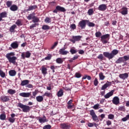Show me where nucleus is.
<instances>
[{"instance_id":"5","label":"nucleus","mask_w":129,"mask_h":129,"mask_svg":"<svg viewBox=\"0 0 129 129\" xmlns=\"http://www.w3.org/2000/svg\"><path fill=\"white\" fill-rule=\"evenodd\" d=\"M109 38V34L103 35L101 37V41L103 44H106L107 43V39Z\"/></svg>"},{"instance_id":"44","label":"nucleus","mask_w":129,"mask_h":129,"mask_svg":"<svg viewBox=\"0 0 129 129\" xmlns=\"http://www.w3.org/2000/svg\"><path fill=\"white\" fill-rule=\"evenodd\" d=\"M44 22H45V23H48L49 24V23H51V20L50 18L46 17L44 20Z\"/></svg>"},{"instance_id":"39","label":"nucleus","mask_w":129,"mask_h":129,"mask_svg":"<svg viewBox=\"0 0 129 129\" xmlns=\"http://www.w3.org/2000/svg\"><path fill=\"white\" fill-rule=\"evenodd\" d=\"M16 24L17 25V26H18V27H20V26H22V25H23L22 24V21H21V20L18 19L17 22H16Z\"/></svg>"},{"instance_id":"38","label":"nucleus","mask_w":129,"mask_h":129,"mask_svg":"<svg viewBox=\"0 0 129 129\" xmlns=\"http://www.w3.org/2000/svg\"><path fill=\"white\" fill-rule=\"evenodd\" d=\"M102 35V34L101 33V32H100V31L96 32L95 33V36L96 38H99V37H101Z\"/></svg>"},{"instance_id":"64","label":"nucleus","mask_w":129,"mask_h":129,"mask_svg":"<svg viewBox=\"0 0 129 129\" xmlns=\"http://www.w3.org/2000/svg\"><path fill=\"white\" fill-rule=\"evenodd\" d=\"M33 28H36V24H32V25H31L30 26V28L31 29H33Z\"/></svg>"},{"instance_id":"40","label":"nucleus","mask_w":129,"mask_h":129,"mask_svg":"<svg viewBox=\"0 0 129 129\" xmlns=\"http://www.w3.org/2000/svg\"><path fill=\"white\" fill-rule=\"evenodd\" d=\"M12 4H13V2L12 1H7L6 3V5L8 8H11V7H12Z\"/></svg>"},{"instance_id":"34","label":"nucleus","mask_w":129,"mask_h":129,"mask_svg":"<svg viewBox=\"0 0 129 129\" xmlns=\"http://www.w3.org/2000/svg\"><path fill=\"white\" fill-rule=\"evenodd\" d=\"M99 76L100 80H104V78H105V76L103 75V73H100L99 74Z\"/></svg>"},{"instance_id":"41","label":"nucleus","mask_w":129,"mask_h":129,"mask_svg":"<svg viewBox=\"0 0 129 129\" xmlns=\"http://www.w3.org/2000/svg\"><path fill=\"white\" fill-rule=\"evenodd\" d=\"M118 111H124L125 110V109L124 108V106H120L118 108Z\"/></svg>"},{"instance_id":"19","label":"nucleus","mask_w":129,"mask_h":129,"mask_svg":"<svg viewBox=\"0 0 129 129\" xmlns=\"http://www.w3.org/2000/svg\"><path fill=\"white\" fill-rule=\"evenodd\" d=\"M1 99L2 101H4V102H7V101H9V100H10V98L7 96H2L1 97Z\"/></svg>"},{"instance_id":"54","label":"nucleus","mask_w":129,"mask_h":129,"mask_svg":"<svg viewBox=\"0 0 129 129\" xmlns=\"http://www.w3.org/2000/svg\"><path fill=\"white\" fill-rule=\"evenodd\" d=\"M98 84V81L97 80V78H95V80L94 81V85L95 86H97V85Z\"/></svg>"},{"instance_id":"16","label":"nucleus","mask_w":129,"mask_h":129,"mask_svg":"<svg viewBox=\"0 0 129 129\" xmlns=\"http://www.w3.org/2000/svg\"><path fill=\"white\" fill-rule=\"evenodd\" d=\"M113 92H114V90H111L110 92L104 95V98L106 99L109 98L110 96H112L113 95Z\"/></svg>"},{"instance_id":"20","label":"nucleus","mask_w":129,"mask_h":129,"mask_svg":"<svg viewBox=\"0 0 129 129\" xmlns=\"http://www.w3.org/2000/svg\"><path fill=\"white\" fill-rule=\"evenodd\" d=\"M36 14H35V13H32L30 14H29L27 17V20H29V21L31 20H33V18L35 17Z\"/></svg>"},{"instance_id":"12","label":"nucleus","mask_w":129,"mask_h":129,"mask_svg":"<svg viewBox=\"0 0 129 129\" xmlns=\"http://www.w3.org/2000/svg\"><path fill=\"white\" fill-rule=\"evenodd\" d=\"M112 103L115 105H117L119 103V98L118 97L115 96L113 98Z\"/></svg>"},{"instance_id":"58","label":"nucleus","mask_w":129,"mask_h":129,"mask_svg":"<svg viewBox=\"0 0 129 129\" xmlns=\"http://www.w3.org/2000/svg\"><path fill=\"white\" fill-rule=\"evenodd\" d=\"M123 59H124L125 61H128V60H129V55H124L123 57Z\"/></svg>"},{"instance_id":"33","label":"nucleus","mask_w":129,"mask_h":129,"mask_svg":"<svg viewBox=\"0 0 129 129\" xmlns=\"http://www.w3.org/2000/svg\"><path fill=\"white\" fill-rule=\"evenodd\" d=\"M42 30H44V31H47L48 30H50V27L48 25H43L42 27Z\"/></svg>"},{"instance_id":"6","label":"nucleus","mask_w":129,"mask_h":129,"mask_svg":"<svg viewBox=\"0 0 129 129\" xmlns=\"http://www.w3.org/2000/svg\"><path fill=\"white\" fill-rule=\"evenodd\" d=\"M21 57L22 59H25V58H30L31 57V53L29 51L22 52L21 54Z\"/></svg>"},{"instance_id":"42","label":"nucleus","mask_w":129,"mask_h":129,"mask_svg":"<svg viewBox=\"0 0 129 129\" xmlns=\"http://www.w3.org/2000/svg\"><path fill=\"white\" fill-rule=\"evenodd\" d=\"M87 24H88V26L89 27H94L95 26V24L92 22H90L89 21L88 23H87Z\"/></svg>"},{"instance_id":"8","label":"nucleus","mask_w":129,"mask_h":129,"mask_svg":"<svg viewBox=\"0 0 129 129\" xmlns=\"http://www.w3.org/2000/svg\"><path fill=\"white\" fill-rule=\"evenodd\" d=\"M106 9H107V6L105 4H101L98 8V10L101 12H104Z\"/></svg>"},{"instance_id":"62","label":"nucleus","mask_w":129,"mask_h":129,"mask_svg":"<svg viewBox=\"0 0 129 129\" xmlns=\"http://www.w3.org/2000/svg\"><path fill=\"white\" fill-rule=\"evenodd\" d=\"M50 95H51V93H48V92H45L44 94V96H50Z\"/></svg>"},{"instance_id":"61","label":"nucleus","mask_w":129,"mask_h":129,"mask_svg":"<svg viewBox=\"0 0 129 129\" xmlns=\"http://www.w3.org/2000/svg\"><path fill=\"white\" fill-rule=\"evenodd\" d=\"M70 52L72 54H75L76 53V50H75V49H71L70 50Z\"/></svg>"},{"instance_id":"63","label":"nucleus","mask_w":129,"mask_h":129,"mask_svg":"<svg viewBox=\"0 0 129 129\" xmlns=\"http://www.w3.org/2000/svg\"><path fill=\"white\" fill-rule=\"evenodd\" d=\"M127 117H126V116H125V117H123V118H122V119H121V120H122V121H126V120H127Z\"/></svg>"},{"instance_id":"46","label":"nucleus","mask_w":129,"mask_h":129,"mask_svg":"<svg viewBox=\"0 0 129 129\" xmlns=\"http://www.w3.org/2000/svg\"><path fill=\"white\" fill-rule=\"evenodd\" d=\"M108 118L109 119H113L114 118V115L112 114H110L108 115Z\"/></svg>"},{"instance_id":"22","label":"nucleus","mask_w":129,"mask_h":129,"mask_svg":"<svg viewBox=\"0 0 129 129\" xmlns=\"http://www.w3.org/2000/svg\"><path fill=\"white\" fill-rule=\"evenodd\" d=\"M38 7L37 5L30 6L28 7V9L26 10L27 12H30V11H33V10H36Z\"/></svg>"},{"instance_id":"13","label":"nucleus","mask_w":129,"mask_h":129,"mask_svg":"<svg viewBox=\"0 0 129 129\" xmlns=\"http://www.w3.org/2000/svg\"><path fill=\"white\" fill-rule=\"evenodd\" d=\"M65 49H66L65 48H63L59 49V54L61 55H67L69 53V51L67 50H65Z\"/></svg>"},{"instance_id":"4","label":"nucleus","mask_w":129,"mask_h":129,"mask_svg":"<svg viewBox=\"0 0 129 129\" xmlns=\"http://www.w3.org/2000/svg\"><path fill=\"white\" fill-rule=\"evenodd\" d=\"M89 20H83L79 23V25L80 27L81 28V29H85V27H86V24L88 23Z\"/></svg>"},{"instance_id":"14","label":"nucleus","mask_w":129,"mask_h":129,"mask_svg":"<svg viewBox=\"0 0 129 129\" xmlns=\"http://www.w3.org/2000/svg\"><path fill=\"white\" fill-rule=\"evenodd\" d=\"M111 85V82H107V83L105 84L102 87H101V90H105V89H106L107 87H109V86H110Z\"/></svg>"},{"instance_id":"57","label":"nucleus","mask_w":129,"mask_h":129,"mask_svg":"<svg viewBox=\"0 0 129 129\" xmlns=\"http://www.w3.org/2000/svg\"><path fill=\"white\" fill-rule=\"evenodd\" d=\"M0 76H1V77H2V78H5V77H6V73L3 72V71H2V72H1V73H0Z\"/></svg>"},{"instance_id":"35","label":"nucleus","mask_w":129,"mask_h":129,"mask_svg":"<svg viewBox=\"0 0 129 129\" xmlns=\"http://www.w3.org/2000/svg\"><path fill=\"white\" fill-rule=\"evenodd\" d=\"M6 114L5 113H2L0 115V119H1V120H5L6 119Z\"/></svg>"},{"instance_id":"47","label":"nucleus","mask_w":129,"mask_h":129,"mask_svg":"<svg viewBox=\"0 0 129 129\" xmlns=\"http://www.w3.org/2000/svg\"><path fill=\"white\" fill-rule=\"evenodd\" d=\"M9 120L10 122H11L12 123H14V122H15V121L16 120V119L15 118L10 117L9 118Z\"/></svg>"},{"instance_id":"27","label":"nucleus","mask_w":129,"mask_h":129,"mask_svg":"<svg viewBox=\"0 0 129 129\" xmlns=\"http://www.w3.org/2000/svg\"><path fill=\"white\" fill-rule=\"evenodd\" d=\"M41 72L42 74L46 75V74H47V68H45L44 66H42L41 68Z\"/></svg>"},{"instance_id":"50","label":"nucleus","mask_w":129,"mask_h":129,"mask_svg":"<svg viewBox=\"0 0 129 129\" xmlns=\"http://www.w3.org/2000/svg\"><path fill=\"white\" fill-rule=\"evenodd\" d=\"M58 45V42H54V44L51 47V49L53 50V49H55L56 48V46Z\"/></svg>"},{"instance_id":"1","label":"nucleus","mask_w":129,"mask_h":129,"mask_svg":"<svg viewBox=\"0 0 129 129\" xmlns=\"http://www.w3.org/2000/svg\"><path fill=\"white\" fill-rule=\"evenodd\" d=\"M15 55L16 54L14 52H11L6 54V57L8 59L9 63H12V64H16V61L18 58H17L16 56H15Z\"/></svg>"},{"instance_id":"56","label":"nucleus","mask_w":129,"mask_h":129,"mask_svg":"<svg viewBox=\"0 0 129 129\" xmlns=\"http://www.w3.org/2000/svg\"><path fill=\"white\" fill-rule=\"evenodd\" d=\"M37 94H38V91L35 90V91H33L32 92V95L33 96H34V98H35V97H36V95H37Z\"/></svg>"},{"instance_id":"10","label":"nucleus","mask_w":129,"mask_h":129,"mask_svg":"<svg viewBox=\"0 0 129 129\" xmlns=\"http://www.w3.org/2000/svg\"><path fill=\"white\" fill-rule=\"evenodd\" d=\"M38 120L40 123H45V122H47L48 121V120L45 115H44L43 117H39Z\"/></svg>"},{"instance_id":"49","label":"nucleus","mask_w":129,"mask_h":129,"mask_svg":"<svg viewBox=\"0 0 129 129\" xmlns=\"http://www.w3.org/2000/svg\"><path fill=\"white\" fill-rule=\"evenodd\" d=\"M97 58L102 61V60H103V55L102 54H100L97 56Z\"/></svg>"},{"instance_id":"23","label":"nucleus","mask_w":129,"mask_h":129,"mask_svg":"<svg viewBox=\"0 0 129 129\" xmlns=\"http://www.w3.org/2000/svg\"><path fill=\"white\" fill-rule=\"evenodd\" d=\"M29 82H30V81L28 80L22 81L21 83V86H25V85H28V84H29Z\"/></svg>"},{"instance_id":"37","label":"nucleus","mask_w":129,"mask_h":129,"mask_svg":"<svg viewBox=\"0 0 129 129\" xmlns=\"http://www.w3.org/2000/svg\"><path fill=\"white\" fill-rule=\"evenodd\" d=\"M32 20L33 23H38V22H39V18L35 16H34Z\"/></svg>"},{"instance_id":"17","label":"nucleus","mask_w":129,"mask_h":129,"mask_svg":"<svg viewBox=\"0 0 129 129\" xmlns=\"http://www.w3.org/2000/svg\"><path fill=\"white\" fill-rule=\"evenodd\" d=\"M19 95L22 97H30V96H31V93H21L19 94Z\"/></svg>"},{"instance_id":"21","label":"nucleus","mask_w":129,"mask_h":129,"mask_svg":"<svg viewBox=\"0 0 129 129\" xmlns=\"http://www.w3.org/2000/svg\"><path fill=\"white\" fill-rule=\"evenodd\" d=\"M18 6L16 5H12L10 7V10L11 11H12V12H16V11H18Z\"/></svg>"},{"instance_id":"45","label":"nucleus","mask_w":129,"mask_h":129,"mask_svg":"<svg viewBox=\"0 0 129 129\" xmlns=\"http://www.w3.org/2000/svg\"><path fill=\"white\" fill-rule=\"evenodd\" d=\"M92 117L93 120H94V121H97V120H98V117H97L96 115L92 116Z\"/></svg>"},{"instance_id":"51","label":"nucleus","mask_w":129,"mask_h":129,"mask_svg":"<svg viewBox=\"0 0 129 129\" xmlns=\"http://www.w3.org/2000/svg\"><path fill=\"white\" fill-rule=\"evenodd\" d=\"M90 115H91L92 117L96 115L95 114V112H94V110H91L90 111Z\"/></svg>"},{"instance_id":"25","label":"nucleus","mask_w":129,"mask_h":129,"mask_svg":"<svg viewBox=\"0 0 129 129\" xmlns=\"http://www.w3.org/2000/svg\"><path fill=\"white\" fill-rule=\"evenodd\" d=\"M56 10H58L59 12H66V9L64 7H61L60 6H56Z\"/></svg>"},{"instance_id":"3","label":"nucleus","mask_w":129,"mask_h":129,"mask_svg":"<svg viewBox=\"0 0 129 129\" xmlns=\"http://www.w3.org/2000/svg\"><path fill=\"white\" fill-rule=\"evenodd\" d=\"M18 107H20L22 108V111L23 112H29L31 110V107L28 105H24L22 103H19L17 105Z\"/></svg>"},{"instance_id":"31","label":"nucleus","mask_w":129,"mask_h":129,"mask_svg":"<svg viewBox=\"0 0 129 129\" xmlns=\"http://www.w3.org/2000/svg\"><path fill=\"white\" fill-rule=\"evenodd\" d=\"M58 97H61V96H63V90L60 89L58 91L57 94Z\"/></svg>"},{"instance_id":"24","label":"nucleus","mask_w":129,"mask_h":129,"mask_svg":"<svg viewBox=\"0 0 129 129\" xmlns=\"http://www.w3.org/2000/svg\"><path fill=\"white\" fill-rule=\"evenodd\" d=\"M36 99L38 102H42L44 100V97L42 96H38L36 97Z\"/></svg>"},{"instance_id":"52","label":"nucleus","mask_w":129,"mask_h":129,"mask_svg":"<svg viewBox=\"0 0 129 129\" xmlns=\"http://www.w3.org/2000/svg\"><path fill=\"white\" fill-rule=\"evenodd\" d=\"M93 108L94 109H98L99 108V104H96L93 106Z\"/></svg>"},{"instance_id":"32","label":"nucleus","mask_w":129,"mask_h":129,"mask_svg":"<svg viewBox=\"0 0 129 129\" xmlns=\"http://www.w3.org/2000/svg\"><path fill=\"white\" fill-rule=\"evenodd\" d=\"M8 93L11 95L15 94L16 93V90L10 89L8 90Z\"/></svg>"},{"instance_id":"18","label":"nucleus","mask_w":129,"mask_h":129,"mask_svg":"<svg viewBox=\"0 0 129 129\" xmlns=\"http://www.w3.org/2000/svg\"><path fill=\"white\" fill-rule=\"evenodd\" d=\"M11 46L12 48H13V49H17V48L19 47V44L18 43L17 41H15L11 44Z\"/></svg>"},{"instance_id":"28","label":"nucleus","mask_w":129,"mask_h":129,"mask_svg":"<svg viewBox=\"0 0 129 129\" xmlns=\"http://www.w3.org/2000/svg\"><path fill=\"white\" fill-rule=\"evenodd\" d=\"M17 72L15 70H11L9 71V75L10 76H16Z\"/></svg>"},{"instance_id":"60","label":"nucleus","mask_w":129,"mask_h":129,"mask_svg":"<svg viewBox=\"0 0 129 129\" xmlns=\"http://www.w3.org/2000/svg\"><path fill=\"white\" fill-rule=\"evenodd\" d=\"M106 123L108 126L111 125V121L108 120L106 121Z\"/></svg>"},{"instance_id":"11","label":"nucleus","mask_w":129,"mask_h":129,"mask_svg":"<svg viewBox=\"0 0 129 129\" xmlns=\"http://www.w3.org/2000/svg\"><path fill=\"white\" fill-rule=\"evenodd\" d=\"M128 11L127 10V8L126 7H123L121 9V11L120 12V14L123 15H127Z\"/></svg>"},{"instance_id":"48","label":"nucleus","mask_w":129,"mask_h":129,"mask_svg":"<svg viewBox=\"0 0 129 129\" xmlns=\"http://www.w3.org/2000/svg\"><path fill=\"white\" fill-rule=\"evenodd\" d=\"M51 126L50 124H47L43 126V129H51Z\"/></svg>"},{"instance_id":"43","label":"nucleus","mask_w":129,"mask_h":129,"mask_svg":"<svg viewBox=\"0 0 129 129\" xmlns=\"http://www.w3.org/2000/svg\"><path fill=\"white\" fill-rule=\"evenodd\" d=\"M88 14L89 16H91L93 14V9H90L88 11Z\"/></svg>"},{"instance_id":"15","label":"nucleus","mask_w":129,"mask_h":129,"mask_svg":"<svg viewBox=\"0 0 129 129\" xmlns=\"http://www.w3.org/2000/svg\"><path fill=\"white\" fill-rule=\"evenodd\" d=\"M8 17V13L4 12L0 13V22L3 20V18H7Z\"/></svg>"},{"instance_id":"2","label":"nucleus","mask_w":129,"mask_h":129,"mask_svg":"<svg viewBox=\"0 0 129 129\" xmlns=\"http://www.w3.org/2000/svg\"><path fill=\"white\" fill-rule=\"evenodd\" d=\"M118 54V50L117 49H114L111 51V53H109L108 52H104L103 55L106 58H108V59H112L115 55H117Z\"/></svg>"},{"instance_id":"55","label":"nucleus","mask_w":129,"mask_h":129,"mask_svg":"<svg viewBox=\"0 0 129 129\" xmlns=\"http://www.w3.org/2000/svg\"><path fill=\"white\" fill-rule=\"evenodd\" d=\"M75 77H76V78H80L81 77V74L79 73H76L75 74Z\"/></svg>"},{"instance_id":"36","label":"nucleus","mask_w":129,"mask_h":129,"mask_svg":"<svg viewBox=\"0 0 129 129\" xmlns=\"http://www.w3.org/2000/svg\"><path fill=\"white\" fill-rule=\"evenodd\" d=\"M56 62L58 64H62L63 63V60L61 58H58L56 59Z\"/></svg>"},{"instance_id":"29","label":"nucleus","mask_w":129,"mask_h":129,"mask_svg":"<svg viewBox=\"0 0 129 129\" xmlns=\"http://www.w3.org/2000/svg\"><path fill=\"white\" fill-rule=\"evenodd\" d=\"M123 57H121L117 59V60L116 61V63L117 64H119L120 63H122L123 62Z\"/></svg>"},{"instance_id":"59","label":"nucleus","mask_w":129,"mask_h":129,"mask_svg":"<svg viewBox=\"0 0 129 129\" xmlns=\"http://www.w3.org/2000/svg\"><path fill=\"white\" fill-rule=\"evenodd\" d=\"M71 28L73 30H75L76 29V25L75 24H73L71 25Z\"/></svg>"},{"instance_id":"53","label":"nucleus","mask_w":129,"mask_h":129,"mask_svg":"<svg viewBox=\"0 0 129 129\" xmlns=\"http://www.w3.org/2000/svg\"><path fill=\"white\" fill-rule=\"evenodd\" d=\"M51 58H52V55L48 54V56L45 57V60H51Z\"/></svg>"},{"instance_id":"9","label":"nucleus","mask_w":129,"mask_h":129,"mask_svg":"<svg viewBox=\"0 0 129 129\" xmlns=\"http://www.w3.org/2000/svg\"><path fill=\"white\" fill-rule=\"evenodd\" d=\"M60 127L62 129H69L71 127V125L69 124L68 123H61Z\"/></svg>"},{"instance_id":"7","label":"nucleus","mask_w":129,"mask_h":129,"mask_svg":"<svg viewBox=\"0 0 129 129\" xmlns=\"http://www.w3.org/2000/svg\"><path fill=\"white\" fill-rule=\"evenodd\" d=\"M119 77L120 79H122V80H125V79H127V78H128V74L126 73L124 74H121L119 75Z\"/></svg>"},{"instance_id":"26","label":"nucleus","mask_w":129,"mask_h":129,"mask_svg":"<svg viewBox=\"0 0 129 129\" xmlns=\"http://www.w3.org/2000/svg\"><path fill=\"white\" fill-rule=\"evenodd\" d=\"M82 37L81 36H73V40H75L76 42L78 41H80V39H81Z\"/></svg>"},{"instance_id":"30","label":"nucleus","mask_w":129,"mask_h":129,"mask_svg":"<svg viewBox=\"0 0 129 129\" xmlns=\"http://www.w3.org/2000/svg\"><path fill=\"white\" fill-rule=\"evenodd\" d=\"M16 28H17V25H12L10 28V31L11 33H14V31H15V29H16Z\"/></svg>"}]
</instances>
